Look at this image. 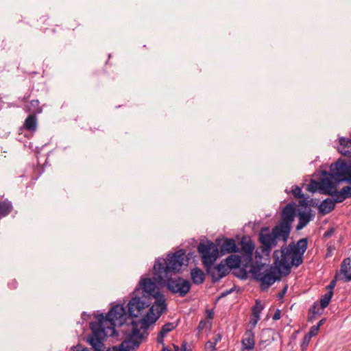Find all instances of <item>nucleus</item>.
Masks as SVG:
<instances>
[{"label":"nucleus","mask_w":351,"mask_h":351,"mask_svg":"<svg viewBox=\"0 0 351 351\" xmlns=\"http://www.w3.org/2000/svg\"><path fill=\"white\" fill-rule=\"evenodd\" d=\"M185 256L184 250L167 254L165 258H158L153 267L155 280L160 285L165 284L171 293L180 297H184L189 292L191 283L181 277L173 278L171 276L181 271Z\"/></svg>","instance_id":"f257e3e1"},{"label":"nucleus","mask_w":351,"mask_h":351,"mask_svg":"<svg viewBox=\"0 0 351 351\" xmlns=\"http://www.w3.org/2000/svg\"><path fill=\"white\" fill-rule=\"evenodd\" d=\"M157 284L160 285L154 277L152 279L144 278L140 280L138 287L135 289L139 291V294L143 295L153 303L141 319L134 321L141 328L147 331L167 308L166 300Z\"/></svg>","instance_id":"f03ea898"},{"label":"nucleus","mask_w":351,"mask_h":351,"mask_svg":"<svg viewBox=\"0 0 351 351\" xmlns=\"http://www.w3.org/2000/svg\"><path fill=\"white\" fill-rule=\"evenodd\" d=\"M308 247V239L302 238L297 243L292 241L288 245H284L280 250L273 253L274 263L279 274L287 275L291 267H298L303 263V255Z\"/></svg>","instance_id":"7ed1b4c3"},{"label":"nucleus","mask_w":351,"mask_h":351,"mask_svg":"<svg viewBox=\"0 0 351 351\" xmlns=\"http://www.w3.org/2000/svg\"><path fill=\"white\" fill-rule=\"evenodd\" d=\"M95 318L97 322L90 324L92 333L88 336L87 341L95 351H102L104 341L110 332L108 327L110 326L111 319H108V313L106 316L104 313L97 314Z\"/></svg>","instance_id":"20e7f679"},{"label":"nucleus","mask_w":351,"mask_h":351,"mask_svg":"<svg viewBox=\"0 0 351 351\" xmlns=\"http://www.w3.org/2000/svg\"><path fill=\"white\" fill-rule=\"evenodd\" d=\"M289 235L282 232L281 229L275 226L271 232L268 227L262 228L258 234V240L261 244V248L263 254L269 255L272 248L278 245L279 241L286 243Z\"/></svg>","instance_id":"39448f33"},{"label":"nucleus","mask_w":351,"mask_h":351,"mask_svg":"<svg viewBox=\"0 0 351 351\" xmlns=\"http://www.w3.org/2000/svg\"><path fill=\"white\" fill-rule=\"evenodd\" d=\"M138 290L132 292L131 300L128 304V314L131 317L142 315L145 309L152 305V302L146 299L143 295L139 294Z\"/></svg>","instance_id":"423d86ee"},{"label":"nucleus","mask_w":351,"mask_h":351,"mask_svg":"<svg viewBox=\"0 0 351 351\" xmlns=\"http://www.w3.org/2000/svg\"><path fill=\"white\" fill-rule=\"evenodd\" d=\"M197 251L201 254L203 265L206 269H208L218 257L217 247L210 241H208L206 243L201 242L197 246Z\"/></svg>","instance_id":"0eeeda50"},{"label":"nucleus","mask_w":351,"mask_h":351,"mask_svg":"<svg viewBox=\"0 0 351 351\" xmlns=\"http://www.w3.org/2000/svg\"><path fill=\"white\" fill-rule=\"evenodd\" d=\"M263 265H258L252 269L254 279L261 282V290H267L280 277L276 275V271L271 269L263 271Z\"/></svg>","instance_id":"6e6552de"},{"label":"nucleus","mask_w":351,"mask_h":351,"mask_svg":"<svg viewBox=\"0 0 351 351\" xmlns=\"http://www.w3.org/2000/svg\"><path fill=\"white\" fill-rule=\"evenodd\" d=\"M330 173L335 178L336 182H349L351 180V165L341 160L332 163L330 166Z\"/></svg>","instance_id":"1a4fd4ad"},{"label":"nucleus","mask_w":351,"mask_h":351,"mask_svg":"<svg viewBox=\"0 0 351 351\" xmlns=\"http://www.w3.org/2000/svg\"><path fill=\"white\" fill-rule=\"evenodd\" d=\"M126 317L125 308L121 304H117L109 311L108 319H111V324L108 328L110 331V335H113L116 332L115 326L117 324L121 326L125 323Z\"/></svg>","instance_id":"9d476101"},{"label":"nucleus","mask_w":351,"mask_h":351,"mask_svg":"<svg viewBox=\"0 0 351 351\" xmlns=\"http://www.w3.org/2000/svg\"><path fill=\"white\" fill-rule=\"evenodd\" d=\"M294 207L291 204L286 205L282 211L280 220L276 226L281 229L282 232H285L289 235L291 230V223L294 220Z\"/></svg>","instance_id":"9b49d317"},{"label":"nucleus","mask_w":351,"mask_h":351,"mask_svg":"<svg viewBox=\"0 0 351 351\" xmlns=\"http://www.w3.org/2000/svg\"><path fill=\"white\" fill-rule=\"evenodd\" d=\"M322 173L324 177L320 180L319 190L323 194L332 196L339 183L336 182V180L332 178L330 172L324 171Z\"/></svg>","instance_id":"f8f14e48"},{"label":"nucleus","mask_w":351,"mask_h":351,"mask_svg":"<svg viewBox=\"0 0 351 351\" xmlns=\"http://www.w3.org/2000/svg\"><path fill=\"white\" fill-rule=\"evenodd\" d=\"M241 250L239 255L243 259V265L247 266L253 261V252L254 243L251 240H246L245 238L241 241Z\"/></svg>","instance_id":"ddd939ff"},{"label":"nucleus","mask_w":351,"mask_h":351,"mask_svg":"<svg viewBox=\"0 0 351 351\" xmlns=\"http://www.w3.org/2000/svg\"><path fill=\"white\" fill-rule=\"evenodd\" d=\"M335 278L345 282L351 281V258H346L341 263L340 269L336 271Z\"/></svg>","instance_id":"4468645a"},{"label":"nucleus","mask_w":351,"mask_h":351,"mask_svg":"<svg viewBox=\"0 0 351 351\" xmlns=\"http://www.w3.org/2000/svg\"><path fill=\"white\" fill-rule=\"evenodd\" d=\"M207 271L208 273L211 275L213 280L216 282L228 274L230 269L226 264H223L221 262L220 264L215 266L213 269L210 267Z\"/></svg>","instance_id":"2eb2a0df"},{"label":"nucleus","mask_w":351,"mask_h":351,"mask_svg":"<svg viewBox=\"0 0 351 351\" xmlns=\"http://www.w3.org/2000/svg\"><path fill=\"white\" fill-rule=\"evenodd\" d=\"M242 351L252 350L254 348V333L252 330H247L241 341Z\"/></svg>","instance_id":"dca6fc26"},{"label":"nucleus","mask_w":351,"mask_h":351,"mask_svg":"<svg viewBox=\"0 0 351 351\" xmlns=\"http://www.w3.org/2000/svg\"><path fill=\"white\" fill-rule=\"evenodd\" d=\"M315 215L312 213L311 208L307 211L298 213L299 221L296 226V230H300L304 228L313 219Z\"/></svg>","instance_id":"f3484780"},{"label":"nucleus","mask_w":351,"mask_h":351,"mask_svg":"<svg viewBox=\"0 0 351 351\" xmlns=\"http://www.w3.org/2000/svg\"><path fill=\"white\" fill-rule=\"evenodd\" d=\"M238 247L233 239L226 238L220 245L221 255L238 252Z\"/></svg>","instance_id":"a211bd4d"},{"label":"nucleus","mask_w":351,"mask_h":351,"mask_svg":"<svg viewBox=\"0 0 351 351\" xmlns=\"http://www.w3.org/2000/svg\"><path fill=\"white\" fill-rule=\"evenodd\" d=\"M332 197L337 203L343 202L346 199L351 197V186H345L339 191L336 189Z\"/></svg>","instance_id":"6ab92c4d"},{"label":"nucleus","mask_w":351,"mask_h":351,"mask_svg":"<svg viewBox=\"0 0 351 351\" xmlns=\"http://www.w3.org/2000/svg\"><path fill=\"white\" fill-rule=\"evenodd\" d=\"M335 203L337 202H335L334 199H332L329 197L325 199L322 202L318 207L319 213L322 215L328 214L334 210L335 207Z\"/></svg>","instance_id":"aec40b11"},{"label":"nucleus","mask_w":351,"mask_h":351,"mask_svg":"<svg viewBox=\"0 0 351 351\" xmlns=\"http://www.w3.org/2000/svg\"><path fill=\"white\" fill-rule=\"evenodd\" d=\"M338 150L343 156L351 157V139L340 138Z\"/></svg>","instance_id":"412c9836"},{"label":"nucleus","mask_w":351,"mask_h":351,"mask_svg":"<svg viewBox=\"0 0 351 351\" xmlns=\"http://www.w3.org/2000/svg\"><path fill=\"white\" fill-rule=\"evenodd\" d=\"M38 119L36 114H30L28 115L23 123V127L25 129L31 132H34L36 131Z\"/></svg>","instance_id":"4be33fe9"},{"label":"nucleus","mask_w":351,"mask_h":351,"mask_svg":"<svg viewBox=\"0 0 351 351\" xmlns=\"http://www.w3.org/2000/svg\"><path fill=\"white\" fill-rule=\"evenodd\" d=\"M191 277L195 285H201L205 280L204 271L198 267H195L191 270Z\"/></svg>","instance_id":"5701e85b"},{"label":"nucleus","mask_w":351,"mask_h":351,"mask_svg":"<svg viewBox=\"0 0 351 351\" xmlns=\"http://www.w3.org/2000/svg\"><path fill=\"white\" fill-rule=\"evenodd\" d=\"M226 264L230 269L239 268L243 265V259L239 255H230L226 259Z\"/></svg>","instance_id":"b1692460"},{"label":"nucleus","mask_w":351,"mask_h":351,"mask_svg":"<svg viewBox=\"0 0 351 351\" xmlns=\"http://www.w3.org/2000/svg\"><path fill=\"white\" fill-rule=\"evenodd\" d=\"M264 308L263 304L258 300H256L255 305L252 307V318L254 325H256L258 321L260 319V314Z\"/></svg>","instance_id":"393cba45"},{"label":"nucleus","mask_w":351,"mask_h":351,"mask_svg":"<svg viewBox=\"0 0 351 351\" xmlns=\"http://www.w3.org/2000/svg\"><path fill=\"white\" fill-rule=\"evenodd\" d=\"M26 110L32 112L31 114H38L42 112L43 108L40 106V101L38 99H33L26 106Z\"/></svg>","instance_id":"a878e982"},{"label":"nucleus","mask_w":351,"mask_h":351,"mask_svg":"<svg viewBox=\"0 0 351 351\" xmlns=\"http://www.w3.org/2000/svg\"><path fill=\"white\" fill-rule=\"evenodd\" d=\"M12 210V204L8 200L0 202V219L8 215Z\"/></svg>","instance_id":"bb28decb"},{"label":"nucleus","mask_w":351,"mask_h":351,"mask_svg":"<svg viewBox=\"0 0 351 351\" xmlns=\"http://www.w3.org/2000/svg\"><path fill=\"white\" fill-rule=\"evenodd\" d=\"M332 295L333 291H327L324 295H323L321 297L319 304L321 306V308L324 309L328 306L332 298Z\"/></svg>","instance_id":"cd10ccee"},{"label":"nucleus","mask_w":351,"mask_h":351,"mask_svg":"<svg viewBox=\"0 0 351 351\" xmlns=\"http://www.w3.org/2000/svg\"><path fill=\"white\" fill-rule=\"evenodd\" d=\"M292 193L295 197L300 199L301 204L307 205V200L306 199L304 194L302 193L301 188L298 186H295L292 189Z\"/></svg>","instance_id":"c85d7f7f"},{"label":"nucleus","mask_w":351,"mask_h":351,"mask_svg":"<svg viewBox=\"0 0 351 351\" xmlns=\"http://www.w3.org/2000/svg\"><path fill=\"white\" fill-rule=\"evenodd\" d=\"M323 310L324 309L321 308L320 305H319L317 302H315L310 308L309 311L313 314V317H315L316 315H322Z\"/></svg>","instance_id":"c756f323"},{"label":"nucleus","mask_w":351,"mask_h":351,"mask_svg":"<svg viewBox=\"0 0 351 351\" xmlns=\"http://www.w3.org/2000/svg\"><path fill=\"white\" fill-rule=\"evenodd\" d=\"M176 327V325L174 323L168 322L162 326L160 332H161L162 333H163L164 335H166L168 332H169L172 331L173 329H175Z\"/></svg>","instance_id":"7c9ffc66"},{"label":"nucleus","mask_w":351,"mask_h":351,"mask_svg":"<svg viewBox=\"0 0 351 351\" xmlns=\"http://www.w3.org/2000/svg\"><path fill=\"white\" fill-rule=\"evenodd\" d=\"M320 183L315 180H311L310 183L307 186V191L311 193H315L317 189H319Z\"/></svg>","instance_id":"2f4dec72"},{"label":"nucleus","mask_w":351,"mask_h":351,"mask_svg":"<svg viewBox=\"0 0 351 351\" xmlns=\"http://www.w3.org/2000/svg\"><path fill=\"white\" fill-rule=\"evenodd\" d=\"M211 328V322L206 320H201L198 324V330L199 331L203 330L204 329L210 330Z\"/></svg>","instance_id":"473e14b6"},{"label":"nucleus","mask_w":351,"mask_h":351,"mask_svg":"<svg viewBox=\"0 0 351 351\" xmlns=\"http://www.w3.org/2000/svg\"><path fill=\"white\" fill-rule=\"evenodd\" d=\"M311 339V338L308 335H307L306 334L304 335L300 343V348L302 351H305L307 349V347L309 344Z\"/></svg>","instance_id":"72a5a7b5"},{"label":"nucleus","mask_w":351,"mask_h":351,"mask_svg":"<svg viewBox=\"0 0 351 351\" xmlns=\"http://www.w3.org/2000/svg\"><path fill=\"white\" fill-rule=\"evenodd\" d=\"M319 330V326H313L310 328V330L306 335H308L311 338H312L313 337H315L317 335Z\"/></svg>","instance_id":"f704fd0d"},{"label":"nucleus","mask_w":351,"mask_h":351,"mask_svg":"<svg viewBox=\"0 0 351 351\" xmlns=\"http://www.w3.org/2000/svg\"><path fill=\"white\" fill-rule=\"evenodd\" d=\"M216 344L211 341H207L206 343V351H215L216 350Z\"/></svg>","instance_id":"c9c22d12"},{"label":"nucleus","mask_w":351,"mask_h":351,"mask_svg":"<svg viewBox=\"0 0 351 351\" xmlns=\"http://www.w3.org/2000/svg\"><path fill=\"white\" fill-rule=\"evenodd\" d=\"M337 280H339V278H335V277L334 279L330 281V284L326 287L327 291H333Z\"/></svg>","instance_id":"e433bc0d"},{"label":"nucleus","mask_w":351,"mask_h":351,"mask_svg":"<svg viewBox=\"0 0 351 351\" xmlns=\"http://www.w3.org/2000/svg\"><path fill=\"white\" fill-rule=\"evenodd\" d=\"M165 335L162 333L161 332H159L158 337L156 338V341L158 343L162 344L163 346L164 344V337Z\"/></svg>","instance_id":"4c0bfd02"},{"label":"nucleus","mask_w":351,"mask_h":351,"mask_svg":"<svg viewBox=\"0 0 351 351\" xmlns=\"http://www.w3.org/2000/svg\"><path fill=\"white\" fill-rule=\"evenodd\" d=\"M335 232V229L333 228H329L327 231H326L324 234V237L328 239Z\"/></svg>","instance_id":"58836bf2"},{"label":"nucleus","mask_w":351,"mask_h":351,"mask_svg":"<svg viewBox=\"0 0 351 351\" xmlns=\"http://www.w3.org/2000/svg\"><path fill=\"white\" fill-rule=\"evenodd\" d=\"M280 317H281V311H280V310L277 309L275 311V313H274V315L272 317V319L274 320H278V319H280Z\"/></svg>","instance_id":"ea45409f"},{"label":"nucleus","mask_w":351,"mask_h":351,"mask_svg":"<svg viewBox=\"0 0 351 351\" xmlns=\"http://www.w3.org/2000/svg\"><path fill=\"white\" fill-rule=\"evenodd\" d=\"M214 341H213V343H215V344H217L219 341H221V335L220 334H216L215 336H214Z\"/></svg>","instance_id":"a19ab883"},{"label":"nucleus","mask_w":351,"mask_h":351,"mask_svg":"<svg viewBox=\"0 0 351 351\" xmlns=\"http://www.w3.org/2000/svg\"><path fill=\"white\" fill-rule=\"evenodd\" d=\"M268 341V340H266V341H263L261 340L260 342H259V344L258 346L261 347V349L265 348L266 346L268 345V343H266L265 345H264L265 343H267Z\"/></svg>","instance_id":"79ce46f5"},{"label":"nucleus","mask_w":351,"mask_h":351,"mask_svg":"<svg viewBox=\"0 0 351 351\" xmlns=\"http://www.w3.org/2000/svg\"><path fill=\"white\" fill-rule=\"evenodd\" d=\"M287 286H286V287L284 288V289H283L280 293H279V294H278V297H279L280 298H283L284 295L285 294V293H286V291H287Z\"/></svg>","instance_id":"37998d69"},{"label":"nucleus","mask_w":351,"mask_h":351,"mask_svg":"<svg viewBox=\"0 0 351 351\" xmlns=\"http://www.w3.org/2000/svg\"><path fill=\"white\" fill-rule=\"evenodd\" d=\"M180 350L182 351H190L189 350H187V348H186V343L184 342L182 346H181V348H180Z\"/></svg>","instance_id":"c03bdc74"},{"label":"nucleus","mask_w":351,"mask_h":351,"mask_svg":"<svg viewBox=\"0 0 351 351\" xmlns=\"http://www.w3.org/2000/svg\"><path fill=\"white\" fill-rule=\"evenodd\" d=\"M325 322H326V319H321V320L317 323V324L316 326H319V328H320V326H321L322 325H323V324H324V323Z\"/></svg>","instance_id":"a18cd8bd"},{"label":"nucleus","mask_w":351,"mask_h":351,"mask_svg":"<svg viewBox=\"0 0 351 351\" xmlns=\"http://www.w3.org/2000/svg\"><path fill=\"white\" fill-rule=\"evenodd\" d=\"M213 312L212 311H208V317L210 319H213Z\"/></svg>","instance_id":"49530a36"},{"label":"nucleus","mask_w":351,"mask_h":351,"mask_svg":"<svg viewBox=\"0 0 351 351\" xmlns=\"http://www.w3.org/2000/svg\"><path fill=\"white\" fill-rule=\"evenodd\" d=\"M162 351H171L170 349H169L165 344H163Z\"/></svg>","instance_id":"de8ad7c7"},{"label":"nucleus","mask_w":351,"mask_h":351,"mask_svg":"<svg viewBox=\"0 0 351 351\" xmlns=\"http://www.w3.org/2000/svg\"><path fill=\"white\" fill-rule=\"evenodd\" d=\"M173 348H174V350H175L176 351H179V350H180V348L178 346L175 345V344H173Z\"/></svg>","instance_id":"09e8293b"},{"label":"nucleus","mask_w":351,"mask_h":351,"mask_svg":"<svg viewBox=\"0 0 351 351\" xmlns=\"http://www.w3.org/2000/svg\"><path fill=\"white\" fill-rule=\"evenodd\" d=\"M75 351H90V350H88V348H82L81 350H77Z\"/></svg>","instance_id":"8fccbe9b"},{"label":"nucleus","mask_w":351,"mask_h":351,"mask_svg":"<svg viewBox=\"0 0 351 351\" xmlns=\"http://www.w3.org/2000/svg\"><path fill=\"white\" fill-rule=\"evenodd\" d=\"M230 292H231V291H227L226 293H222V295H221V296H225V295H226L227 294L230 293Z\"/></svg>","instance_id":"3c124183"}]
</instances>
